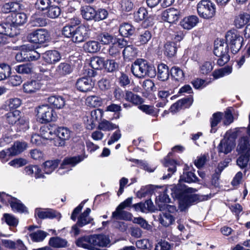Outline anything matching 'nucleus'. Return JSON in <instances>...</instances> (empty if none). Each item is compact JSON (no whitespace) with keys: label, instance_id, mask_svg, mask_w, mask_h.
Segmentation results:
<instances>
[{"label":"nucleus","instance_id":"1","mask_svg":"<svg viewBox=\"0 0 250 250\" xmlns=\"http://www.w3.org/2000/svg\"><path fill=\"white\" fill-rule=\"evenodd\" d=\"M196 191V189L192 188H188L186 191H182L178 187L172 186L167 188L165 192L159 196V200L167 203H169L170 199L168 195V193H169L173 198L178 199L179 209L183 211L191 206L194 201V196L189 193Z\"/></svg>","mask_w":250,"mask_h":250},{"label":"nucleus","instance_id":"2","mask_svg":"<svg viewBox=\"0 0 250 250\" xmlns=\"http://www.w3.org/2000/svg\"><path fill=\"white\" fill-rule=\"evenodd\" d=\"M110 243L107 235L104 234H93L79 238L76 241V245L88 250L98 249L96 247H106Z\"/></svg>","mask_w":250,"mask_h":250},{"label":"nucleus","instance_id":"3","mask_svg":"<svg viewBox=\"0 0 250 250\" xmlns=\"http://www.w3.org/2000/svg\"><path fill=\"white\" fill-rule=\"evenodd\" d=\"M131 72L135 77L139 78H143L146 76L152 77L155 74L154 67L142 59L137 60L134 62L131 66Z\"/></svg>","mask_w":250,"mask_h":250},{"label":"nucleus","instance_id":"4","mask_svg":"<svg viewBox=\"0 0 250 250\" xmlns=\"http://www.w3.org/2000/svg\"><path fill=\"white\" fill-rule=\"evenodd\" d=\"M213 52L214 55L219 58L217 60L218 65L222 66L229 61L228 45L223 40H217L215 41Z\"/></svg>","mask_w":250,"mask_h":250},{"label":"nucleus","instance_id":"5","mask_svg":"<svg viewBox=\"0 0 250 250\" xmlns=\"http://www.w3.org/2000/svg\"><path fill=\"white\" fill-rule=\"evenodd\" d=\"M5 118L6 122L9 125H15L23 129L29 127L28 119L22 116L19 110L8 112L5 115Z\"/></svg>","mask_w":250,"mask_h":250},{"label":"nucleus","instance_id":"6","mask_svg":"<svg viewBox=\"0 0 250 250\" xmlns=\"http://www.w3.org/2000/svg\"><path fill=\"white\" fill-rule=\"evenodd\" d=\"M197 12L200 17L209 19L215 14V5L209 0H202L197 4Z\"/></svg>","mask_w":250,"mask_h":250},{"label":"nucleus","instance_id":"7","mask_svg":"<svg viewBox=\"0 0 250 250\" xmlns=\"http://www.w3.org/2000/svg\"><path fill=\"white\" fill-rule=\"evenodd\" d=\"M227 44L230 46L233 54L237 53L241 49L243 42V37L235 30L228 31L226 35Z\"/></svg>","mask_w":250,"mask_h":250},{"label":"nucleus","instance_id":"8","mask_svg":"<svg viewBox=\"0 0 250 250\" xmlns=\"http://www.w3.org/2000/svg\"><path fill=\"white\" fill-rule=\"evenodd\" d=\"M37 120L42 124L54 121L56 119L52 108L47 104L39 106L37 108Z\"/></svg>","mask_w":250,"mask_h":250},{"label":"nucleus","instance_id":"9","mask_svg":"<svg viewBox=\"0 0 250 250\" xmlns=\"http://www.w3.org/2000/svg\"><path fill=\"white\" fill-rule=\"evenodd\" d=\"M27 39L30 42L42 44L49 41V34L45 29L40 28L29 33Z\"/></svg>","mask_w":250,"mask_h":250},{"label":"nucleus","instance_id":"10","mask_svg":"<svg viewBox=\"0 0 250 250\" xmlns=\"http://www.w3.org/2000/svg\"><path fill=\"white\" fill-rule=\"evenodd\" d=\"M0 201L3 203H9L14 211L19 212H24L26 211V207L21 203L20 200L4 192L0 193Z\"/></svg>","mask_w":250,"mask_h":250},{"label":"nucleus","instance_id":"11","mask_svg":"<svg viewBox=\"0 0 250 250\" xmlns=\"http://www.w3.org/2000/svg\"><path fill=\"white\" fill-rule=\"evenodd\" d=\"M54 133L58 137L54 141V145L57 146H63L65 145V141L70 138L71 131L65 127H59L54 131Z\"/></svg>","mask_w":250,"mask_h":250},{"label":"nucleus","instance_id":"12","mask_svg":"<svg viewBox=\"0 0 250 250\" xmlns=\"http://www.w3.org/2000/svg\"><path fill=\"white\" fill-rule=\"evenodd\" d=\"M89 37L88 31L86 27L81 25L75 28L71 39L73 42L80 43L84 42Z\"/></svg>","mask_w":250,"mask_h":250},{"label":"nucleus","instance_id":"13","mask_svg":"<svg viewBox=\"0 0 250 250\" xmlns=\"http://www.w3.org/2000/svg\"><path fill=\"white\" fill-rule=\"evenodd\" d=\"M94 85V83L89 77H83L79 79L76 83L78 90L83 92L91 91Z\"/></svg>","mask_w":250,"mask_h":250},{"label":"nucleus","instance_id":"14","mask_svg":"<svg viewBox=\"0 0 250 250\" xmlns=\"http://www.w3.org/2000/svg\"><path fill=\"white\" fill-rule=\"evenodd\" d=\"M12 23L5 22L0 24V33L6 37H14L20 34L19 29Z\"/></svg>","mask_w":250,"mask_h":250},{"label":"nucleus","instance_id":"15","mask_svg":"<svg viewBox=\"0 0 250 250\" xmlns=\"http://www.w3.org/2000/svg\"><path fill=\"white\" fill-rule=\"evenodd\" d=\"M250 21V14L245 12H241L234 17L233 24L238 29L244 27Z\"/></svg>","mask_w":250,"mask_h":250},{"label":"nucleus","instance_id":"16","mask_svg":"<svg viewBox=\"0 0 250 250\" xmlns=\"http://www.w3.org/2000/svg\"><path fill=\"white\" fill-rule=\"evenodd\" d=\"M42 59L48 64H52L58 62L61 59L60 53L57 50H50L42 54Z\"/></svg>","mask_w":250,"mask_h":250},{"label":"nucleus","instance_id":"17","mask_svg":"<svg viewBox=\"0 0 250 250\" xmlns=\"http://www.w3.org/2000/svg\"><path fill=\"white\" fill-rule=\"evenodd\" d=\"M179 17V11L173 8H168L162 13L163 20L169 23H174L177 21Z\"/></svg>","mask_w":250,"mask_h":250},{"label":"nucleus","instance_id":"18","mask_svg":"<svg viewBox=\"0 0 250 250\" xmlns=\"http://www.w3.org/2000/svg\"><path fill=\"white\" fill-rule=\"evenodd\" d=\"M36 214L40 219H53L54 218H61V214L52 209H45L43 210L37 208Z\"/></svg>","mask_w":250,"mask_h":250},{"label":"nucleus","instance_id":"19","mask_svg":"<svg viewBox=\"0 0 250 250\" xmlns=\"http://www.w3.org/2000/svg\"><path fill=\"white\" fill-rule=\"evenodd\" d=\"M25 174L35 178H43L44 176L42 173V170L37 165H29L24 168Z\"/></svg>","mask_w":250,"mask_h":250},{"label":"nucleus","instance_id":"20","mask_svg":"<svg viewBox=\"0 0 250 250\" xmlns=\"http://www.w3.org/2000/svg\"><path fill=\"white\" fill-rule=\"evenodd\" d=\"M91 212L90 208H87L78 217L77 225L79 227H83L86 225L91 223L93 219L89 216Z\"/></svg>","mask_w":250,"mask_h":250},{"label":"nucleus","instance_id":"21","mask_svg":"<svg viewBox=\"0 0 250 250\" xmlns=\"http://www.w3.org/2000/svg\"><path fill=\"white\" fill-rule=\"evenodd\" d=\"M234 146V143L232 141L229 139H224L221 141L218 146V151L228 154L231 151Z\"/></svg>","mask_w":250,"mask_h":250},{"label":"nucleus","instance_id":"22","mask_svg":"<svg viewBox=\"0 0 250 250\" xmlns=\"http://www.w3.org/2000/svg\"><path fill=\"white\" fill-rule=\"evenodd\" d=\"M151 38L152 34L150 31L145 29L140 30L136 42L137 45L146 44L151 40Z\"/></svg>","mask_w":250,"mask_h":250},{"label":"nucleus","instance_id":"23","mask_svg":"<svg viewBox=\"0 0 250 250\" xmlns=\"http://www.w3.org/2000/svg\"><path fill=\"white\" fill-rule=\"evenodd\" d=\"M41 85L39 81L32 80L24 83L23 84V89L25 93H35L41 88Z\"/></svg>","mask_w":250,"mask_h":250},{"label":"nucleus","instance_id":"24","mask_svg":"<svg viewBox=\"0 0 250 250\" xmlns=\"http://www.w3.org/2000/svg\"><path fill=\"white\" fill-rule=\"evenodd\" d=\"M47 101L51 105L57 109L62 108L65 104L64 98L61 96H51L47 98Z\"/></svg>","mask_w":250,"mask_h":250},{"label":"nucleus","instance_id":"25","mask_svg":"<svg viewBox=\"0 0 250 250\" xmlns=\"http://www.w3.org/2000/svg\"><path fill=\"white\" fill-rule=\"evenodd\" d=\"M82 17L86 21L94 20L95 10L91 6L85 5L82 6L80 9Z\"/></svg>","mask_w":250,"mask_h":250},{"label":"nucleus","instance_id":"26","mask_svg":"<svg viewBox=\"0 0 250 250\" xmlns=\"http://www.w3.org/2000/svg\"><path fill=\"white\" fill-rule=\"evenodd\" d=\"M198 22V18L195 16H190L184 18L180 24L184 29L189 30L194 27Z\"/></svg>","mask_w":250,"mask_h":250},{"label":"nucleus","instance_id":"27","mask_svg":"<svg viewBox=\"0 0 250 250\" xmlns=\"http://www.w3.org/2000/svg\"><path fill=\"white\" fill-rule=\"evenodd\" d=\"M72 70V67L69 64L62 62L57 66L54 75L56 77L63 76L70 74Z\"/></svg>","mask_w":250,"mask_h":250},{"label":"nucleus","instance_id":"28","mask_svg":"<svg viewBox=\"0 0 250 250\" xmlns=\"http://www.w3.org/2000/svg\"><path fill=\"white\" fill-rule=\"evenodd\" d=\"M49 245L54 248H64L68 247V242L65 239L59 236L52 237L50 238Z\"/></svg>","mask_w":250,"mask_h":250},{"label":"nucleus","instance_id":"29","mask_svg":"<svg viewBox=\"0 0 250 250\" xmlns=\"http://www.w3.org/2000/svg\"><path fill=\"white\" fill-rule=\"evenodd\" d=\"M26 15L23 13H13L11 14L10 20L15 26L24 24L26 21Z\"/></svg>","mask_w":250,"mask_h":250},{"label":"nucleus","instance_id":"30","mask_svg":"<svg viewBox=\"0 0 250 250\" xmlns=\"http://www.w3.org/2000/svg\"><path fill=\"white\" fill-rule=\"evenodd\" d=\"M125 99L133 105H139L144 102L143 99L140 96L133 93L130 91L125 90Z\"/></svg>","mask_w":250,"mask_h":250},{"label":"nucleus","instance_id":"31","mask_svg":"<svg viewBox=\"0 0 250 250\" xmlns=\"http://www.w3.org/2000/svg\"><path fill=\"white\" fill-rule=\"evenodd\" d=\"M135 30V27L131 24L125 22L120 25L119 33L122 36L128 37L134 33Z\"/></svg>","mask_w":250,"mask_h":250},{"label":"nucleus","instance_id":"32","mask_svg":"<svg viewBox=\"0 0 250 250\" xmlns=\"http://www.w3.org/2000/svg\"><path fill=\"white\" fill-rule=\"evenodd\" d=\"M98 40L103 44L106 45L114 43L116 41V37L107 32L101 33L97 37Z\"/></svg>","mask_w":250,"mask_h":250},{"label":"nucleus","instance_id":"33","mask_svg":"<svg viewBox=\"0 0 250 250\" xmlns=\"http://www.w3.org/2000/svg\"><path fill=\"white\" fill-rule=\"evenodd\" d=\"M164 165L167 168V170L168 172L167 174H165L162 177L163 180H165L170 177L176 171V163L173 160L166 158Z\"/></svg>","mask_w":250,"mask_h":250},{"label":"nucleus","instance_id":"34","mask_svg":"<svg viewBox=\"0 0 250 250\" xmlns=\"http://www.w3.org/2000/svg\"><path fill=\"white\" fill-rule=\"evenodd\" d=\"M159 220L163 226L167 227L171 225L174 222L175 219L169 212H162L159 214Z\"/></svg>","mask_w":250,"mask_h":250},{"label":"nucleus","instance_id":"35","mask_svg":"<svg viewBox=\"0 0 250 250\" xmlns=\"http://www.w3.org/2000/svg\"><path fill=\"white\" fill-rule=\"evenodd\" d=\"M84 50L88 53H94L97 52L100 49L101 46L98 42L89 41L85 42L83 46Z\"/></svg>","mask_w":250,"mask_h":250},{"label":"nucleus","instance_id":"36","mask_svg":"<svg viewBox=\"0 0 250 250\" xmlns=\"http://www.w3.org/2000/svg\"><path fill=\"white\" fill-rule=\"evenodd\" d=\"M123 209L116 208L115 211L112 213V217L117 219L130 221L132 219V215L131 213L123 210Z\"/></svg>","mask_w":250,"mask_h":250},{"label":"nucleus","instance_id":"37","mask_svg":"<svg viewBox=\"0 0 250 250\" xmlns=\"http://www.w3.org/2000/svg\"><path fill=\"white\" fill-rule=\"evenodd\" d=\"M157 69L158 79L162 81L167 80L169 75L168 66L164 63H161L158 65Z\"/></svg>","mask_w":250,"mask_h":250},{"label":"nucleus","instance_id":"38","mask_svg":"<svg viewBox=\"0 0 250 250\" xmlns=\"http://www.w3.org/2000/svg\"><path fill=\"white\" fill-rule=\"evenodd\" d=\"M223 117V113L220 112H217L214 113L212 117L210 118V123L211 133H215L216 129L215 127L218 125V124L221 122Z\"/></svg>","mask_w":250,"mask_h":250},{"label":"nucleus","instance_id":"39","mask_svg":"<svg viewBox=\"0 0 250 250\" xmlns=\"http://www.w3.org/2000/svg\"><path fill=\"white\" fill-rule=\"evenodd\" d=\"M152 203L151 200H147L145 202H140L134 204L132 207L136 211H140L142 212H145L146 210H149L151 209Z\"/></svg>","mask_w":250,"mask_h":250},{"label":"nucleus","instance_id":"40","mask_svg":"<svg viewBox=\"0 0 250 250\" xmlns=\"http://www.w3.org/2000/svg\"><path fill=\"white\" fill-rule=\"evenodd\" d=\"M170 74L175 81L181 82L184 80L185 74L183 70L178 66H173L170 69Z\"/></svg>","mask_w":250,"mask_h":250},{"label":"nucleus","instance_id":"41","mask_svg":"<svg viewBox=\"0 0 250 250\" xmlns=\"http://www.w3.org/2000/svg\"><path fill=\"white\" fill-rule=\"evenodd\" d=\"M164 53L169 57L174 56L177 52V46L174 42H167L164 46Z\"/></svg>","mask_w":250,"mask_h":250},{"label":"nucleus","instance_id":"42","mask_svg":"<svg viewBox=\"0 0 250 250\" xmlns=\"http://www.w3.org/2000/svg\"><path fill=\"white\" fill-rule=\"evenodd\" d=\"M60 160H49L44 163V171L47 174H50L53 172L58 166Z\"/></svg>","mask_w":250,"mask_h":250},{"label":"nucleus","instance_id":"43","mask_svg":"<svg viewBox=\"0 0 250 250\" xmlns=\"http://www.w3.org/2000/svg\"><path fill=\"white\" fill-rule=\"evenodd\" d=\"M232 72V68L230 66H225L223 68L216 69L212 73V76L215 79L229 75Z\"/></svg>","mask_w":250,"mask_h":250},{"label":"nucleus","instance_id":"44","mask_svg":"<svg viewBox=\"0 0 250 250\" xmlns=\"http://www.w3.org/2000/svg\"><path fill=\"white\" fill-rule=\"evenodd\" d=\"M118 125L113 124L112 123L104 120L102 121L99 124L98 129L104 131H109L114 129L118 128Z\"/></svg>","mask_w":250,"mask_h":250},{"label":"nucleus","instance_id":"45","mask_svg":"<svg viewBox=\"0 0 250 250\" xmlns=\"http://www.w3.org/2000/svg\"><path fill=\"white\" fill-rule=\"evenodd\" d=\"M84 158V157L82 156H78L73 157L66 158L64 159L62 164L61 166V167L62 169L65 168V166L67 165H71L74 166L78 163L83 161Z\"/></svg>","mask_w":250,"mask_h":250},{"label":"nucleus","instance_id":"46","mask_svg":"<svg viewBox=\"0 0 250 250\" xmlns=\"http://www.w3.org/2000/svg\"><path fill=\"white\" fill-rule=\"evenodd\" d=\"M148 17V12L145 7H140L134 13V19L136 21L139 22L146 19Z\"/></svg>","mask_w":250,"mask_h":250},{"label":"nucleus","instance_id":"47","mask_svg":"<svg viewBox=\"0 0 250 250\" xmlns=\"http://www.w3.org/2000/svg\"><path fill=\"white\" fill-rule=\"evenodd\" d=\"M27 145L25 142H17L14 143L11 148V153L14 155H17L26 148Z\"/></svg>","mask_w":250,"mask_h":250},{"label":"nucleus","instance_id":"48","mask_svg":"<svg viewBox=\"0 0 250 250\" xmlns=\"http://www.w3.org/2000/svg\"><path fill=\"white\" fill-rule=\"evenodd\" d=\"M11 69L10 66L5 63L0 64V81L6 79L10 75Z\"/></svg>","mask_w":250,"mask_h":250},{"label":"nucleus","instance_id":"49","mask_svg":"<svg viewBox=\"0 0 250 250\" xmlns=\"http://www.w3.org/2000/svg\"><path fill=\"white\" fill-rule=\"evenodd\" d=\"M85 102L88 106L94 107L99 106L102 104V99L96 96L87 97Z\"/></svg>","mask_w":250,"mask_h":250},{"label":"nucleus","instance_id":"50","mask_svg":"<svg viewBox=\"0 0 250 250\" xmlns=\"http://www.w3.org/2000/svg\"><path fill=\"white\" fill-rule=\"evenodd\" d=\"M197 177L195 174L191 171L184 172L181 176L179 181H184L187 183L195 182L197 181Z\"/></svg>","mask_w":250,"mask_h":250},{"label":"nucleus","instance_id":"51","mask_svg":"<svg viewBox=\"0 0 250 250\" xmlns=\"http://www.w3.org/2000/svg\"><path fill=\"white\" fill-rule=\"evenodd\" d=\"M20 5L14 1L5 3L1 8V11L4 13L13 12L19 9Z\"/></svg>","mask_w":250,"mask_h":250},{"label":"nucleus","instance_id":"52","mask_svg":"<svg viewBox=\"0 0 250 250\" xmlns=\"http://www.w3.org/2000/svg\"><path fill=\"white\" fill-rule=\"evenodd\" d=\"M104 58L100 57H95L91 59L90 64L95 69H100L104 67Z\"/></svg>","mask_w":250,"mask_h":250},{"label":"nucleus","instance_id":"53","mask_svg":"<svg viewBox=\"0 0 250 250\" xmlns=\"http://www.w3.org/2000/svg\"><path fill=\"white\" fill-rule=\"evenodd\" d=\"M245 154H241L237 159V164L241 168H244L247 167L250 156V149L247 151Z\"/></svg>","mask_w":250,"mask_h":250},{"label":"nucleus","instance_id":"54","mask_svg":"<svg viewBox=\"0 0 250 250\" xmlns=\"http://www.w3.org/2000/svg\"><path fill=\"white\" fill-rule=\"evenodd\" d=\"M47 234V232L44 231L39 230L31 233L30 237L33 241L38 242L43 241L46 237Z\"/></svg>","mask_w":250,"mask_h":250},{"label":"nucleus","instance_id":"55","mask_svg":"<svg viewBox=\"0 0 250 250\" xmlns=\"http://www.w3.org/2000/svg\"><path fill=\"white\" fill-rule=\"evenodd\" d=\"M33 67L30 64H21L15 67V70L20 74H28L32 71Z\"/></svg>","mask_w":250,"mask_h":250},{"label":"nucleus","instance_id":"56","mask_svg":"<svg viewBox=\"0 0 250 250\" xmlns=\"http://www.w3.org/2000/svg\"><path fill=\"white\" fill-rule=\"evenodd\" d=\"M28 49L25 45L21 46V51L18 52L16 56L15 59L17 61L19 62H26L28 59L27 54Z\"/></svg>","mask_w":250,"mask_h":250},{"label":"nucleus","instance_id":"57","mask_svg":"<svg viewBox=\"0 0 250 250\" xmlns=\"http://www.w3.org/2000/svg\"><path fill=\"white\" fill-rule=\"evenodd\" d=\"M249 146V141L247 138L243 137L240 140L237 149L240 153H247V151L250 149Z\"/></svg>","mask_w":250,"mask_h":250},{"label":"nucleus","instance_id":"58","mask_svg":"<svg viewBox=\"0 0 250 250\" xmlns=\"http://www.w3.org/2000/svg\"><path fill=\"white\" fill-rule=\"evenodd\" d=\"M61 14L60 8L57 6H51L49 7L46 13V16L51 19H55Z\"/></svg>","mask_w":250,"mask_h":250},{"label":"nucleus","instance_id":"59","mask_svg":"<svg viewBox=\"0 0 250 250\" xmlns=\"http://www.w3.org/2000/svg\"><path fill=\"white\" fill-rule=\"evenodd\" d=\"M108 15L106 10L104 8H99L95 10V16H94V21H99L105 19Z\"/></svg>","mask_w":250,"mask_h":250},{"label":"nucleus","instance_id":"60","mask_svg":"<svg viewBox=\"0 0 250 250\" xmlns=\"http://www.w3.org/2000/svg\"><path fill=\"white\" fill-rule=\"evenodd\" d=\"M50 0H37L35 7L38 10L44 11L48 10L51 5Z\"/></svg>","mask_w":250,"mask_h":250},{"label":"nucleus","instance_id":"61","mask_svg":"<svg viewBox=\"0 0 250 250\" xmlns=\"http://www.w3.org/2000/svg\"><path fill=\"white\" fill-rule=\"evenodd\" d=\"M74 30L75 28L73 25L67 24L62 28V34L64 37L69 38L71 40Z\"/></svg>","mask_w":250,"mask_h":250},{"label":"nucleus","instance_id":"62","mask_svg":"<svg viewBox=\"0 0 250 250\" xmlns=\"http://www.w3.org/2000/svg\"><path fill=\"white\" fill-rule=\"evenodd\" d=\"M136 50L132 45L125 46L123 51V55L125 58L133 57L136 56Z\"/></svg>","mask_w":250,"mask_h":250},{"label":"nucleus","instance_id":"63","mask_svg":"<svg viewBox=\"0 0 250 250\" xmlns=\"http://www.w3.org/2000/svg\"><path fill=\"white\" fill-rule=\"evenodd\" d=\"M104 67L108 72H112L117 69L118 64L113 60H107L105 62H104Z\"/></svg>","mask_w":250,"mask_h":250},{"label":"nucleus","instance_id":"64","mask_svg":"<svg viewBox=\"0 0 250 250\" xmlns=\"http://www.w3.org/2000/svg\"><path fill=\"white\" fill-rule=\"evenodd\" d=\"M120 4L122 10L125 12H129L134 7V4L131 0H122Z\"/></svg>","mask_w":250,"mask_h":250}]
</instances>
